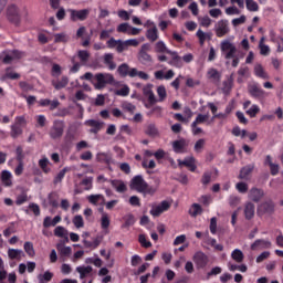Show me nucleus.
I'll return each mask as SVG.
<instances>
[{
	"label": "nucleus",
	"mask_w": 283,
	"mask_h": 283,
	"mask_svg": "<svg viewBox=\"0 0 283 283\" xmlns=\"http://www.w3.org/2000/svg\"><path fill=\"white\" fill-rule=\"evenodd\" d=\"M28 125L24 116H18L14 119V123L11 125L10 136L11 138H19L23 134V127Z\"/></svg>",
	"instance_id": "f03ea898"
},
{
	"label": "nucleus",
	"mask_w": 283,
	"mask_h": 283,
	"mask_svg": "<svg viewBox=\"0 0 283 283\" xmlns=\"http://www.w3.org/2000/svg\"><path fill=\"white\" fill-rule=\"evenodd\" d=\"M65 132V122L61 119H55L52 127L50 128L49 135L52 140H59Z\"/></svg>",
	"instance_id": "7ed1b4c3"
},
{
	"label": "nucleus",
	"mask_w": 283,
	"mask_h": 283,
	"mask_svg": "<svg viewBox=\"0 0 283 283\" xmlns=\"http://www.w3.org/2000/svg\"><path fill=\"white\" fill-rule=\"evenodd\" d=\"M157 95H158L157 103H163V101H165V98H167V88H165V86H163V85L158 86Z\"/></svg>",
	"instance_id": "5fc2aeb1"
},
{
	"label": "nucleus",
	"mask_w": 283,
	"mask_h": 283,
	"mask_svg": "<svg viewBox=\"0 0 283 283\" xmlns=\"http://www.w3.org/2000/svg\"><path fill=\"white\" fill-rule=\"evenodd\" d=\"M49 165L50 159H48V157H43L42 159L39 160V167L42 169L43 174H50V171H52Z\"/></svg>",
	"instance_id": "c03bdc74"
},
{
	"label": "nucleus",
	"mask_w": 283,
	"mask_h": 283,
	"mask_svg": "<svg viewBox=\"0 0 283 283\" xmlns=\"http://www.w3.org/2000/svg\"><path fill=\"white\" fill-rule=\"evenodd\" d=\"M28 200H30V199L28 198V193H27V192H22V193H20V195L17 196V198H15V205H17L18 207H21V205H25V202H28Z\"/></svg>",
	"instance_id": "bf43d9fd"
},
{
	"label": "nucleus",
	"mask_w": 283,
	"mask_h": 283,
	"mask_svg": "<svg viewBox=\"0 0 283 283\" xmlns=\"http://www.w3.org/2000/svg\"><path fill=\"white\" fill-rule=\"evenodd\" d=\"M56 250L61 258H70L72 255V248L65 247L63 243H57Z\"/></svg>",
	"instance_id": "bb28decb"
},
{
	"label": "nucleus",
	"mask_w": 283,
	"mask_h": 283,
	"mask_svg": "<svg viewBox=\"0 0 283 283\" xmlns=\"http://www.w3.org/2000/svg\"><path fill=\"white\" fill-rule=\"evenodd\" d=\"M24 251L29 255V258H34L35 252H34V244H32V242L27 241L24 243Z\"/></svg>",
	"instance_id": "052dcab7"
},
{
	"label": "nucleus",
	"mask_w": 283,
	"mask_h": 283,
	"mask_svg": "<svg viewBox=\"0 0 283 283\" xmlns=\"http://www.w3.org/2000/svg\"><path fill=\"white\" fill-rule=\"evenodd\" d=\"M67 83H70V78H67V76H62L61 80L53 81L52 85L55 90H63V87H67Z\"/></svg>",
	"instance_id": "c9c22d12"
},
{
	"label": "nucleus",
	"mask_w": 283,
	"mask_h": 283,
	"mask_svg": "<svg viewBox=\"0 0 283 283\" xmlns=\"http://www.w3.org/2000/svg\"><path fill=\"white\" fill-rule=\"evenodd\" d=\"M123 220L125 221L122 226V229H127V227H133L135 224L136 219L134 218V214H126Z\"/></svg>",
	"instance_id": "864d4df0"
},
{
	"label": "nucleus",
	"mask_w": 283,
	"mask_h": 283,
	"mask_svg": "<svg viewBox=\"0 0 283 283\" xmlns=\"http://www.w3.org/2000/svg\"><path fill=\"white\" fill-rule=\"evenodd\" d=\"M1 181L4 185V187H12V172L3 170L1 172Z\"/></svg>",
	"instance_id": "2f4dec72"
},
{
	"label": "nucleus",
	"mask_w": 283,
	"mask_h": 283,
	"mask_svg": "<svg viewBox=\"0 0 283 283\" xmlns=\"http://www.w3.org/2000/svg\"><path fill=\"white\" fill-rule=\"evenodd\" d=\"M143 94L145 98H147L148 103L146 104V107L149 109L151 105H156L158 103V99L156 98V95L154 94V84H146L143 87Z\"/></svg>",
	"instance_id": "6e6552de"
},
{
	"label": "nucleus",
	"mask_w": 283,
	"mask_h": 283,
	"mask_svg": "<svg viewBox=\"0 0 283 283\" xmlns=\"http://www.w3.org/2000/svg\"><path fill=\"white\" fill-rule=\"evenodd\" d=\"M231 258L232 260H234V262H238V264L244 262V253L240 249L233 250L231 253Z\"/></svg>",
	"instance_id": "a19ab883"
},
{
	"label": "nucleus",
	"mask_w": 283,
	"mask_h": 283,
	"mask_svg": "<svg viewBox=\"0 0 283 283\" xmlns=\"http://www.w3.org/2000/svg\"><path fill=\"white\" fill-rule=\"evenodd\" d=\"M207 77L210 78V81H212L213 83H220L221 75L218 70L209 69L207 72Z\"/></svg>",
	"instance_id": "f704fd0d"
},
{
	"label": "nucleus",
	"mask_w": 283,
	"mask_h": 283,
	"mask_svg": "<svg viewBox=\"0 0 283 283\" xmlns=\"http://www.w3.org/2000/svg\"><path fill=\"white\" fill-rule=\"evenodd\" d=\"M138 242H139V244H142V247H144V249L151 248V241H148L147 235H145V234H139Z\"/></svg>",
	"instance_id": "680f3d73"
},
{
	"label": "nucleus",
	"mask_w": 283,
	"mask_h": 283,
	"mask_svg": "<svg viewBox=\"0 0 283 283\" xmlns=\"http://www.w3.org/2000/svg\"><path fill=\"white\" fill-rule=\"evenodd\" d=\"M70 20L76 23V21H87V18L90 17V9H70Z\"/></svg>",
	"instance_id": "423d86ee"
},
{
	"label": "nucleus",
	"mask_w": 283,
	"mask_h": 283,
	"mask_svg": "<svg viewBox=\"0 0 283 283\" xmlns=\"http://www.w3.org/2000/svg\"><path fill=\"white\" fill-rule=\"evenodd\" d=\"M92 271H94V269L91 265H80L76 268V272L80 274L81 280L92 277Z\"/></svg>",
	"instance_id": "f3484780"
},
{
	"label": "nucleus",
	"mask_w": 283,
	"mask_h": 283,
	"mask_svg": "<svg viewBox=\"0 0 283 283\" xmlns=\"http://www.w3.org/2000/svg\"><path fill=\"white\" fill-rule=\"evenodd\" d=\"M193 123V126L195 125H202V124H207V125H211V119L209 120V113L207 114H198L196 119L192 122Z\"/></svg>",
	"instance_id": "c85d7f7f"
},
{
	"label": "nucleus",
	"mask_w": 283,
	"mask_h": 283,
	"mask_svg": "<svg viewBox=\"0 0 283 283\" xmlns=\"http://www.w3.org/2000/svg\"><path fill=\"white\" fill-rule=\"evenodd\" d=\"M54 38L55 43H67L70 41V36L65 33H57Z\"/></svg>",
	"instance_id": "0e129e2a"
},
{
	"label": "nucleus",
	"mask_w": 283,
	"mask_h": 283,
	"mask_svg": "<svg viewBox=\"0 0 283 283\" xmlns=\"http://www.w3.org/2000/svg\"><path fill=\"white\" fill-rule=\"evenodd\" d=\"M178 165L179 167H188V169H190L191 171H196L197 166H196V158L193 157H188L185 158L184 160H178Z\"/></svg>",
	"instance_id": "412c9836"
},
{
	"label": "nucleus",
	"mask_w": 283,
	"mask_h": 283,
	"mask_svg": "<svg viewBox=\"0 0 283 283\" xmlns=\"http://www.w3.org/2000/svg\"><path fill=\"white\" fill-rule=\"evenodd\" d=\"M206 145H207V140H205V138L198 139L195 143L193 150L196 151V154H202V149H205Z\"/></svg>",
	"instance_id": "6e6d98bb"
},
{
	"label": "nucleus",
	"mask_w": 283,
	"mask_h": 283,
	"mask_svg": "<svg viewBox=\"0 0 283 283\" xmlns=\"http://www.w3.org/2000/svg\"><path fill=\"white\" fill-rule=\"evenodd\" d=\"M136 76H138V78H142V81H149V74L143 71H138L137 69H133L130 71V78H136Z\"/></svg>",
	"instance_id": "58836bf2"
},
{
	"label": "nucleus",
	"mask_w": 283,
	"mask_h": 283,
	"mask_svg": "<svg viewBox=\"0 0 283 283\" xmlns=\"http://www.w3.org/2000/svg\"><path fill=\"white\" fill-rule=\"evenodd\" d=\"M96 160L98 163H103L104 165H112L114 159L112 158V154L109 153H98L96 155Z\"/></svg>",
	"instance_id": "b1692460"
},
{
	"label": "nucleus",
	"mask_w": 283,
	"mask_h": 283,
	"mask_svg": "<svg viewBox=\"0 0 283 283\" xmlns=\"http://www.w3.org/2000/svg\"><path fill=\"white\" fill-rule=\"evenodd\" d=\"M155 52H158L159 54H171V50L167 49V44H165L163 41H158L155 44Z\"/></svg>",
	"instance_id": "e433bc0d"
},
{
	"label": "nucleus",
	"mask_w": 283,
	"mask_h": 283,
	"mask_svg": "<svg viewBox=\"0 0 283 283\" xmlns=\"http://www.w3.org/2000/svg\"><path fill=\"white\" fill-rule=\"evenodd\" d=\"M221 52L224 54V59H235V54L238 53V48L229 40H223L221 42Z\"/></svg>",
	"instance_id": "20e7f679"
},
{
	"label": "nucleus",
	"mask_w": 283,
	"mask_h": 283,
	"mask_svg": "<svg viewBox=\"0 0 283 283\" xmlns=\"http://www.w3.org/2000/svg\"><path fill=\"white\" fill-rule=\"evenodd\" d=\"M245 8L249 12H258L260 4H258L255 0H245Z\"/></svg>",
	"instance_id": "8fccbe9b"
},
{
	"label": "nucleus",
	"mask_w": 283,
	"mask_h": 283,
	"mask_svg": "<svg viewBox=\"0 0 283 283\" xmlns=\"http://www.w3.org/2000/svg\"><path fill=\"white\" fill-rule=\"evenodd\" d=\"M52 277H54V273L50 271H45L43 274L38 275V280L40 283L52 282Z\"/></svg>",
	"instance_id": "09e8293b"
},
{
	"label": "nucleus",
	"mask_w": 283,
	"mask_h": 283,
	"mask_svg": "<svg viewBox=\"0 0 283 283\" xmlns=\"http://www.w3.org/2000/svg\"><path fill=\"white\" fill-rule=\"evenodd\" d=\"M91 205H105V197L103 195H91L87 197Z\"/></svg>",
	"instance_id": "7c9ffc66"
},
{
	"label": "nucleus",
	"mask_w": 283,
	"mask_h": 283,
	"mask_svg": "<svg viewBox=\"0 0 283 283\" xmlns=\"http://www.w3.org/2000/svg\"><path fill=\"white\" fill-rule=\"evenodd\" d=\"M74 227L76 229H83L85 227V221L83 220V216L76 214L72 220Z\"/></svg>",
	"instance_id": "4d7b16f0"
},
{
	"label": "nucleus",
	"mask_w": 283,
	"mask_h": 283,
	"mask_svg": "<svg viewBox=\"0 0 283 283\" xmlns=\"http://www.w3.org/2000/svg\"><path fill=\"white\" fill-rule=\"evenodd\" d=\"M274 205H273V201L269 200V201H265L263 203H261L258 208V213L260 216H262L263 213H273V209H274Z\"/></svg>",
	"instance_id": "aec40b11"
},
{
	"label": "nucleus",
	"mask_w": 283,
	"mask_h": 283,
	"mask_svg": "<svg viewBox=\"0 0 283 283\" xmlns=\"http://www.w3.org/2000/svg\"><path fill=\"white\" fill-rule=\"evenodd\" d=\"M235 189L239 193H247V191H249V185H247V182H238Z\"/></svg>",
	"instance_id": "774afa93"
},
{
	"label": "nucleus",
	"mask_w": 283,
	"mask_h": 283,
	"mask_svg": "<svg viewBox=\"0 0 283 283\" xmlns=\"http://www.w3.org/2000/svg\"><path fill=\"white\" fill-rule=\"evenodd\" d=\"M245 114L250 116V118H255V116L260 114V106L253 104L249 109L245 111Z\"/></svg>",
	"instance_id": "13d9d810"
},
{
	"label": "nucleus",
	"mask_w": 283,
	"mask_h": 283,
	"mask_svg": "<svg viewBox=\"0 0 283 283\" xmlns=\"http://www.w3.org/2000/svg\"><path fill=\"white\" fill-rule=\"evenodd\" d=\"M54 235L56 238H64L66 240V242H70V239L67 238V235H69L67 229H65L63 226H57L54 229Z\"/></svg>",
	"instance_id": "473e14b6"
},
{
	"label": "nucleus",
	"mask_w": 283,
	"mask_h": 283,
	"mask_svg": "<svg viewBox=\"0 0 283 283\" xmlns=\"http://www.w3.org/2000/svg\"><path fill=\"white\" fill-rule=\"evenodd\" d=\"M134 69L129 67L127 64H122L118 66L117 72L120 74V76H130L132 77V71Z\"/></svg>",
	"instance_id": "49530a36"
},
{
	"label": "nucleus",
	"mask_w": 283,
	"mask_h": 283,
	"mask_svg": "<svg viewBox=\"0 0 283 283\" xmlns=\"http://www.w3.org/2000/svg\"><path fill=\"white\" fill-rule=\"evenodd\" d=\"M251 171H253V167L251 166L243 167L239 174L240 180H247V178H249V176L251 175Z\"/></svg>",
	"instance_id": "603ef678"
},
{
	"label": "nucleus",
	"mask_w": 283,
	"mask_h": 283,
	"mask_svg": "<svg viewBox=\"0 0 283 283\" xmlns=\"http://www.w3.org/2000/svg\"><path fill=\"white\" fill-rule=\"evenodd\" d=\"M170 56L172 57L170 65H174V67H182V57H180L177 52L171 51Z\"/></svg>",
	"instance_id": "37998d69"
},
{
	"label": "nucleus",
	"mask_w": 283,
	"mask_h": 283,
	"mask_svg": "<svg viewBox=\"0 0 283 283\" xmlns=\"http://www.w3.org/2000/svg\"><path fill=\"white\" fill-rule=\"evenodd\" d=\"M7 17L11 23H14V25H19V23L21 22V12L19 11V7H17L15 4H10L7 8Z\"/></svg>",
	"instance_id": "0eeeda50"
},
{
	"label": "nucleus",
	"mask_w": 283,
	"mask_h": 283,
	"mask_svg": "<svg viewBox=\"0 0 283 283\" xmlns=\"http://www.w3.org/2000/svg\"><path fill=\"white\" fill-rule=\"evenodd\" d=\"M264 197V191L258 188H252L249 192L250 200H253V202H260L262 198Z\"/></svg>",
	"instance_id": "393cba45"
},
{
	"label": "nucleus",
	"mask_w": 283,
	"mask_h": 283,
	"mask_svg": "<svg viewBox=\"0 0 283 283\" xmlns=\"http://www.w3.org/2000/svg\"><path fill=\"white\" fill-rule=\"evenodd\" d=\"M151 45L149 43H145L142 45L139 53H138V59L142 63H151V55H149L148 52H150Z\"/></svg>",
	"instance_id": "f8f14e48"
},
{
	"label": "nucleus",
	"mask_w": 283,
	"mask_h": 283,
	"mask_svg": "<svg viewBox=\"0 0 283 283\" xmlns=\"http://www.w3.org/2000/svg\"><path fill=\"white\" fill-rule=\"evenodd\" d=\"M2 78L3 80L10 78L11 81H19V78H21V75L19 73H15L14 71H12L11 67H8L6 70V73Z\"/></svg>",
	"instance_id": "a18cd8bd"
},
{
	"label": "nucleus",
	"mask_w": 283,
	"mask_h": 283,
	"mask_svg": "<svg viewBox=\"0 0 283 283\" xmlns=\"http://www.w3.org/2000/svg\"><path fill=\"white\" fill-rule=\"evenodd\" d=\"M189 214L191 216V218H197V216L202 214V206L193 203L189 209Z\"/></svg>",
	"instance_id": "de8ad7c7"
},
{
	"label": "nucleus",
	"mask_w": 283,
	"mask_h": 283,
	"mask_svg": "<svg viewBox=\"0 0 283 283\" xmlns=\"http://www.w3.org/2000/svg\"><path fill=\"white\" fill-rule=\"evenodd\" d=\"M193 262L195 264L198 266V269H205V266H207V264H209V256H207V254H205V252H197L193 255Z\"/></svg>",
	"instance_id": "ddd939ff"
},
{
	"label": "nucleus",
	"mask_w": 283,
	"mask_h": 283,
	"mask_svg": "<svg viewBox=\"0 0 283 283\" xmlns=\"http://www.w3.org/2000/svg\"><path fill=\"white\" fill-rule=\"evenodd\" d=\"M104 63L107 65L108 70H116V63H114V54L106 53L104 55Z\"/></svg>",
	"instance_id": "ea45409f"
},
{
	"label": "nucleus",
	"mask_w": 283,
	"mask_h": 283,
	"mask_svg": "<svg viewBox=\"0 0 283 283\" xmlns=\"http://www.w3.org/2000/svg\"><path fill=\"white\" fill-rule=\"evenodd\" d=\"M130 189L138 191V193H143V191L147 189V181H145L143 176L137 175L130 181Z\"/></svg>",
	"instance_id": "9d476101"
},
{
	"label": "nucleus",
	"mask_w": 283,
	"mask_h": 283,
	"mask_svg": "<svg viewBox=\"0 0 283 283\" xmlns=\"http://www.w3.org/2000/svg\"><path fill=\"white\" fill-rule=\"evenodd\" d=\"M114 83V75L109 73H97L94 75L93 85L95 90H103L106 85Z\"/></svg>",
	"instance_id": "f257e3e1"
},
{
	"label": "nucleus",
	"mask_w": 283,
	"mask_h": 283,
	"mask_svg": "<svg viewBox=\"0 0 283 283\" xmlns=\"http://www.w3.org/2000/svg\"><path fill=\"white\" fill-rule=\"evenodd\" d=\"M214 32L219 39H222V36H227L229 34V21L228 20H220L214 25Z\"/></svg>",
	"instance_id": "9b49d317"
},
{
	"label": "nucleus",
	"mask_w": 283,
	"mask_h": 283,
	"mask_svg": "<svg viewBox=\"0 0 283 283\" xmlns=\"http://www.w3.org/2000/svg\"><path fill=\"white\" fill-rule=\"evenodd\" d=\"M99 222H101V228L103 229L104 233H109V224H112V219L109 217V213L102 212Z\"/></svg>",
	"instance_id": "6ab92c4d"
},
{
	"label": "nucleus",
	"mask_w": 283,
	"mask_h": 283,
	"mask_svg": "<svg viewBox=\"0 0 283 283\" xmlns=\"http://www.w3.org/2000/svg\"><path fill=\"white\" fill-rule=\"evenodd\" d=\"M248 269L249 268L245 264L238 265L229 263V271H241V273H247Z\"/></svg>",
	"instance_id": "e2e57ef3"
},
{
	"label": "nucleus",
	"mask_w": 283,
	"mask_h": 283,
	"mask_svg": "<svg viewBox=\"0 0 283 283\" xmlns=\"http://www.w3.org/2000/svg\"><path fill=\"white\" fill-rule=\"evenodd\" d=\"M189 144L187 143L186 139H179V140H175L172 143V149L175 154H185V151H187V146Z\"/></svg>",
	"instance_id": "dca6fc26"
},
{
	"label": "nucleus",
	"mask_w": 283,
	"mask_h": 283,
	"mask_svg": "<svg viewBox=\"0 0 283 283\" xmlns=\"http://www.w3.org/2000/svg\"><path fill=\"white\" fill-rule=\"evenodd\" d=\"M196 36L199 39L200 45H205L206 41H211V33H205L201 29L197 31Z\"/></svg>",
	"instance_id": "4c0bfd02"
},
{
	"label": "nucleus",
	"mask_w": 283,
	"mask_h": 283,
	"mask_svg": "<svg viewBox=\"0 0 283 283\" xmlns=\"http://www.w3.org/2000/svg\"><path fill=\"white\" fill-rule=\"evenodd\" d=\"M259 249H271V241L264 239H258L251 244L252 251H259Z\"/></svg>",
	"instance_id": "a211bd4d"
},
{
	"label": "nucleus",
	"mask_w": 283,
	"mask_h": 283,
	"mask_svg": "<svg viewBox=\"0 0 283 283\" xmlns=\"http://www.w3.org/2000/svg\"><path fill=\"white\" fill-rule=\"evenodd\" d=\"M21 255H23V250H19V249L8 250V258L10 260H21Z\"/></svg>",
	"instance_id": "79ce46f5"
},
{
	"label": "nucleus",
	"mask_w": 283,
	"mask_h": 283,
	"mask_svg": "<svg viewBox=\"0 0 283 283\" xmlns=\"http://www.w3.org/2000/svg\"><path fill=\"white\" fill-rule=\"evenodd\" d=\"M244 216L247 220H251L255 216V205L247 202L244 207Z\"/></svg>",
	"instance_id": "c756f323"
},
{
	"label": "nucleus",
	"mask_w": 283,
	"mask_h": 283,
	"mask_svg": "<svg viewBox=\"0 0 283 283\" xmlns=\"http://www.w3.org/2000/svg\"><path fill=\"white\" fill-rule=\"evenodd\" d=\"M23 56H25V53L19 50H13V51L7 52L2 61L6 64H10L12 63V61H17V59H23Z\"/></svg>",
	"instance_id": "4468645a"
},
{
	"label": "nucleus",
	"mask_w": 283,
	"mask_h": 283,
	"mask_svg": "<svg viewBox=\"0 0 283 283\" xmlns=\"http://www.w3.org/2000/svg\"><path fill=\"white\" fill-rule=\"evenodd\" d=\"M248 92L252 98H256L258 101H263V98H266V91L262 90L258 83L250 84Z\"/></svg>",
	"instance_id": "1a4fd4ad"
},
{
	"label": "nucleus",
	"mask_w": 283,
	"mask_h": 283,
	"mask_svg": "<svg viewBox=\"0 0 283 283\" xmlns=\"http://www.w3.org/2000/svg\"><path fill=\"white\" fill-rule=\"evenodd\" d=\"M94 181V178L92 177H86L82 180L81 185H83L84 189L86 191H90V189H92L93 185L92 182Z\"/></svg>",
	"instance_id": "338daca9"
},
{
	"label": "nucleus",
	"mask_w": 283,
	"mask_h": 283,
	"mask_svg": "<svg viewBox=\"0 0 283 283\" xmlns=\"http://www.w3.org/2000/svg\"><path fill=\"white\" fill-rule=\"evenodd\" d=\"M265 165H269L272 176H277L280 174V165L274 164L270 155L265 157Z\"/></svg>",
	"instance_id": "5701e85b"
},
{
	"label": "nucleus",
	"mask_w": 283,
	"mask_h": 283,
	"mask_svg": "<svg viewBox=\"0 0 283 283\" xmlns=\"http://www.w3.org/2000/svg\"><path fill=\"white\" fill-rule=\"evenodd\" d=\"M111 185L113 188H115L117 193H125V191H127V185L123 180H119V179L111 180Z\"/></svg>",
	"instance_id": "4be33fe9"
},
{
	"label": "nucleus",
	"mask_w": 283,
	"mask_h": 283,
	"mask_svg": "<svg viewBox=\"0 0 283 283\" xmlns=\"http://www.w3.org/2000/svg\"><path fill=\"white\" fill-rule=\"evenodd\" d=\"M254 74L255 76H258L259 78H263L264 81L269 78V74L266 73V71H264L262 64H255Z\"/></svg>",
	"instance_id": "72a5a7b5"
},
{
	"label": "nucleus",
	"mask_w": 283,
	"mask_h": 283,
	"mask_svg": "<svg viewBox=\"0 0 283 283\" xmlns=\"http://www.w3.org/2000/svg\"><path fill=\"white\" fill-rule=\"evenodd\" d=\"M207 244L212 247V249H214V251H224V247L222 244L218 243V241L213 238H208Z\"/></svg>",
	"instance_id": "3c124183"
},
{
	"label": "nucleus",
	"mask_w": 283,
	"mask_h": 283,
	"mask_svg": "<svg viewBox=\"0 0 283 283\" xmlns=\"http://www.w3.org/2000/svg\"><path fill=\"white\" fill-rule=\"evenodd\" d=\"M170 208L171 203L167 200L161 201L160 203H154L150 209V216H153V218H158L159 216H163L165 211H169Z\"/></svg>",
	"instance_id": "39448f33"
},
{
	"label": "nucleus",
	"mask_w": 283,
	"mask_h": 283,
	"mask_svg": "<svg viewBox=\"0 0 283 283\" xmlns=\"http://www.w3.org/2000/svg\"><path fill=\"white\" fill-rule=\"evenodd\" d=\"M61 222V216H55L53 219L52 217H45L43 220L44 229H50V227H56Z\"/></svg>",
	"instance_id": "a878e982"
},
{
	"label": "nucleus",
	"mask_w": 283,
	"mask_h": 283,
	"mask_svg": "<svg viewBox=\"0 0 283 283\" xmlns=\"http://www.w3.org/2000/svg\"><path fill=\"white\" fill-rule=\"evenodd\" d=\"M85 125H87L88 127H92L90 129L91 134H98V132H101V127H103V124L95 119L86 120Z\"/></svg>",
	"instance_id": "cd10ccee"
},
{
	"label": "nucleus",
	"mask_w": 283,
	"mask_h": 283,
	"mask_svg": "<svg viewBox=\"0 0 283 283\" xmlns=\"http://www.w3.org/2000/svg\"><path fill=\"white\" fill-rule=\"evenodd\" d=\"M147 136H151L153 138L158 136V128H156V125L150 124L146 128Z\"/></svg>",
	"instance_id": "69168bd1"
},
{
	"label": "nucleus",
	"mask_w": 283,
	"mask_h": 283,
	"mask_svg": "<svg viewBox=\"0 0 283 283\" xmlns=\"http://www.w3.org/2000/svg\"><path fill=\"white\" fill-rule=\"evenodd\" d=\"M147 25H151V28L146 31V39H148V41H150L151 43L158 41V28L156 27V24L148 20Z\"/></svg>",
	"instance_id": "2eb2a0df"
}]
</instances>
